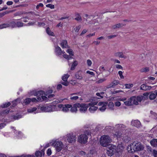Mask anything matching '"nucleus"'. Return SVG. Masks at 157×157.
<instances>
[{"label":"nucleus","mask_w":157,"mask_h":157,"mask_svg":"<svg viewBox=\"0 0 157 157\" xmlns=\"http://www.w3.org/2000/svg\"><path fill=\"white\" fill-rule=\"evenodd\" d=\"M144 146L140 142L137 141H134L133 143L130 145V148L129 147L127 148L128 152L131 151L130 153L132 154L135 152L139 151L144 150Z\"/></svg>","instance_id":"nucleus-1"},{"label":"nucleus","mask_w":157,"mask_h":157,"mask_svg":"<svg viewBox=\"0 0 157 157\" xmlns=\"http://www.w3.org/2000/svg\"><path fill=\"white\" fill-rule=\"evenodd\" d=\"M41 111L43 112H49L58 111V108L56 105H48L39 107Z\"/></svg>","instance_id":"nucleus-2"},{"label":"nucleus","mask_w":157,"mask_h":157,"mask_svg":"<svg viewBox=\"0 0 157 157\" xmlns=\"http://www.w3.org/2000/svg\"><path fill=\"white\" fill-rule=\"evenodd\" d=\"M106 154L108 156L113 155L117 151V146L113 144H110L106 147Z\"/></svg>","instance_id":"nucleus-3"},{"label":"nucleus","mask_w":157,"mask_h":157,"mask_svg":"<svg viewBox=\"0 0 157 157\" xmlns=\"http://www.w3.org/2000/svg\"><path fill=\"white\" fill-rule=\"evenodd\" d=\"M111 141V140L109 136H107L101 137L100 140V142L101 145L103 147H107L110 144L109 143Z\"/></svg>","instance_id":"nucleus-4"},{"label":"nucleus","mask_w":157,"mask_h":157,"mask_svg":"<svg viewBox=\"0 0 157 157\" xmlns=\"http://www.w3.org/2000/svg\"><path fill=\"white\" fill-rule=\"evenodd\" d=\"M52 146L56 147V150L57 152H59L62 149L63 144L61 141H55L52 144Z\"/></svg>","instance_id":"nucleus-5"},{"label":"nucleus","mask_w":157,"mask_h":157,"mask_svg":"<svg viewBox=\"0 0 157 157\" xmlns=\"http://www.w3.org/2000/svg\"><path fill=\"white\" fill-rule=\"evenodd\" d=\"M58 108V111L60 110L59 109H61L63 112H67L69 111V108L71 107V105L70 104H65L64 105L62 104H59L57 105Z\"/></svg>","instance_id":"nucleus-6"},{"label":"nucleus","mask_w":157,"mask_h":157,"mask_svg":"<svg viewBox=\"0 0 157 157\" xmlns=\"http://www.w3.org/2000/svg\"><path fill=\"white\" fill-rule=\"evenodd\" d=\"M76 105H77V107L79 109V110L81 113L85 112L88 108V105L85 103H77Z\"/></svg>","instance_id":"nucleus-7"},{"label":"nucleus","mask_w":157,"mask_h":157,"mask_svg":"<svg viewBox=\"0 0 157 157\" xmlns=\"http://www.w3.org/2000/svg\"><path fill=\"white\" fill-rule=\"evenodd\" d=\"M88 137L86 134L80 135L78 138V141L81 143L85 144L87 142Z\"/></svg>","instance_id":"nucleus-8"},{"label":"nucleus","mask_w":157,"mask_h":157,"mask_svg":"<svg viewBox=\"0 0 157 157\" xmlns=\"http://www.w3.org/2000/svg\"><path fill=\"white\" fill-rule=\"evenodd\" d=\"M67 140L69 143H73L75 142L76 136L73 134H68L67 135Z\"/></svg>","instance_id":"nucleus-9"},{"label":"nucleus","mask_w":157,"mask_h":157,"mask_svg":"<svg viewBox=\"0 0 157 157\" xmlns=\"http://www.w3.org/2000/svg\"><path fill=\"white\" fill-rule=\"evenodd\" d=\"M131 124L132 126L138 128H140L142 127L140 122L138 120H132L131 122Z\"/></svg>","instance_id":"nucleus-10"},{"label":"nucleus","mask_w":157,"mask_h":157,"mask_svg":"<svg viewBox=\"0 0 157 157\" xmlns=\"http://www.w3.org/2000/svg\"><path fill=\"white\" fill-rule=\"evenodd\" d=\"M124 149L123 146L121 144H119L117 147V151L116 155L117 156L118 155H120V156H121L122 154V151Z\"/></svg>","instance_id":"nucleus-11"},{"label":"nucleus","mask_w":157,"mask_h":157,"mask_svg":"<svg viewBox=\"0 0 157 157\" xmlns=\"http://www.w3.org/2000/svg\"><path fill=\"white\" fill-rule=\"evenodd\" d=\"M54 47L55 48V52L56 55L58 56L61 55L62 49L60 48L58 45H55Z\"/></svg>","instance_id":"nucleus-12"},{"label":"nucleus","mask_w":157,"mask_h":157,"mask_svg":"<svg viewBox=\"0 0 157 157\" xmlns=\"http://www.w3.org/2000/svg\"><path fill=\"white\" fill-rule=\"evenodd\" d=\"M60 45L63 48H69L70 47L68 45L67 42L66 40H63L60 44Z\"/></svg>","instance_id":"nucleus-13"},{"label":"nucleus","mask_w":157,"mask_h":157,"mask_svg":"<svg viewBox=\"0 0 157 157\" xmlns=\"http://www.w3.org/2000/svg\"><path fill=\"white\" fill-rule=\"evenodd\" d=\"M130 100L131 104L132 105H138V102L137 101V99L136 96H132L130 98Z\"/></svg>","instance_id":"nucleus-14"},{"label":"nucleus","mask_w":157,"mask_h":157,"mask_svg":"<svg viewBox=\"0 0 157 157\" xmlns=\"http://www.w3.org/2000/svg\"><path fill=\"white\" fill-rule=\"evenodd\" d=\"M151 88V86H147L145 84H143L140 87V90H150Z\"/></svg>","instance_id":"nucleus-15"},{"label":"nucleus","mask_w":157,"mask_h":157,"mask_svg":"<svg viewBox=\"0 0 157 157\" xmlns=\"http://www.w3.org/2000/svg\"><path fill=\"white\" fill-rule=\"evenodd\" d=\"M114 56L116 57H119L120 58H124L126 59L127 57L123 54L122 52H118L115 53Z\"/></svg>","instance_id":"nucleus-16"},{"label":"nucleus","mask_w":157,"mask_h":157,"mask_svg":"<svg viewBox=\"0 0 157 157\" xmlns=\"http://www.w3.org/2000/svg\"><path fill=\"white\" fill-rule=\"evenodd\" d=\"M76 103L74 104L73 105V106H72L71 105V107L70 108H71L70 111L71 112L76 113L77 111L78 107H77V105H76Z\"/></svg>","instance_id":"nucleus-17"},{"label":"nucleus","mask_w":157,"mask_h":157,"mask_svg":"<svg viewBox=\"0 0 157 157\" xmlns=\"http://www.w3.org/2000/svg\"><path fill=\"white\" fill-rule=\"evenodd\" d=\"M151 145L153 147H157V139H153L150 142Z\"/></svg>","instance_id":"nucleus-18"},{"label":"nucleus","mask_w":157,"mask_h":157,"mask_svg":"<svg viewBox=\"0 0 157 157\" xmlns=\"http://www.w3.org/2000/svg\"><path fill=\"white\" fill-rule=\"evenodd\" d=\"M47 33L49 35L54 36V33L53 32H52L49 27L47 28L46 29Z\"/></svg>","instance_id":"nucleus-19"},{"label":"nucleus","mask_w":157,"mask_h":157,"mask_svg":"<svg viewBox=\"0 0 157 157\" xmlns=\"http://www.w3.org/2000/svg\"><path fill=\"white\" fill-rule=\"evenodd\" d=\"M125 25L122 23H119L113 26L112 28L113 29H116L117 28H119L120 27H122Z\"/></svg>","instance_id":"nucleus-20"},{"label":"nucleus","mask_w":157,"mask_h":157,"mask_svg":"<svg viewBox=\"0 0 157 157\" xmlns=\"http://www.w3.org/2000/svg\"><path fill=\"white\" fill-rule=\"evenodd\" d=\"M75 16L76 17L75 18V20H76L77 21H82V17L78 13H75Z\"/></svg>","instance_id":"nucleus-21"},{"label":"nucleus","mask_w":157,"mask_h":157,"mask_svg":"<svg viewBox=\"0 0 157 157\" xmlns=\"http://www.w3.org/2000/svg\"><path fill=\"white\" fill-rule=\"evenodd\" d=\"M37 94H36L37 97L40 96L41 97L44 94H45L44 91L42 90L37 91Z\"/></svg>","instance_id":"nucleus-22"},{"label":"nucleus","mask_w":157,"mask_h":157,"mask_svg":"<svg viewBox=\"0 0 157 157\" xmlns=\"http://www.w3.org/2000/svg\"><path fill=\"white\" fill-rule=\"evenodd\" d=\"M98 108L97 107L92 106L89 108V110L90 112L93 113L98 109Z\"/></svg>","instance_id":"nucleus-23"},{"label":"nucleus","mask_w":157,"mask_h":157,"mask_svg":"<svg viewBox=\"0 0 157 157\" xmlns=\"http://www.w3.org/2000/svg\"><path fill=\"white\" fill-rule=\"evenodd\" d=\"M78 64L77 61H75L73 63H72L71 68V70H73L75 69V67Z\"/></svg>","instance_id":"nucleus-24"},{"label":"nucleus","mask_w":157,"mask_h":157,"mask_svg":"<svg viewBox=\"0 0 157 157\" xmlns=\"http://www.w3.org/2000/svg\"><path fill=\"white\" fill-rule=\"evenodd\" d=\"M21 115L16 114V115H14L12 116L14 120H18L21 117Z\"/></svg>","instance_id":"nucleus-25"},{"label":"nucleus","mask_w":157,"mask_h":157,"mask_svg":"<svg viewBox=\"0 0 157 157\" xmlns=\"http://www.w3.org/2000/svg\"><path fill=\"white\" fill-rule=\"evenodd\" d=\"M31 102V98H27L24 100L23 103H25V105H27L29 104Z\"/></svg>","instance_id":"nucleus-26"},{"label":"nucleus","mask_w":157,"mask_h":157,"mask_svg":"<svg viewBox=\"0 0 157 157\" xmlns=\"http://www.w3.org/2000/svg\"><path fill=\"white\" fill-rule=\"evenodd\" d=\"M75 77L78 79L81 80L82 77V75L81 74H79V72H78L75 74Z\"/></svg>","instance_id":"nucleus-27"},{"label":"nucleus","mask_w":157,"mask_h":157,"mask_svg":"<svg viewBox=\"0 0 157 157\" xmlns=\"http://www.w3.org/2000/svg\"><path fill=\"white\" fill-rule=\"evenodd\" d=\"M24 23L20 21H17L16 22V27H20L23 26Z\"/></svg>","instance_id":"nucleus-28"},{"label":"nucleus","mask_w":157,"mask_h":157,"mask_svg":"<svg viewBox=\"0 0 157 157\" xmlns=\"http://www.w3.org/2000/svg\"><path fill=\"white\" fill-rule=\"evenodd\" d=\"M35 156L36 157H41L42 155V153L40 151H36L35 153Z\"/></svg>","instance_id":"nucleus-29"},{"label":"nucleus","mask_w":157,"mask_h":157,"mask_svg":"<svg viewBox=\"0 0 157 157\" xmlns=\"http://www.w3.org/2000/svg\"><path fill=\"white\" fill-rule=\"evenodd\" d=\"M70 75L68 74L64 75L62 78V79L64 81H67V80Z\"/></svg>","instance_id":"nucleus-30"},{"label":"nucleus","mask_w":157,"mask_h":157,"mask_svg":"<svg viewBox=\"0 0 157 157\" xmlns=\"http://www.w3.org/2000/svg\"><path fill=\"white\" fill-rule=\"evenodd\" d=\"M9 27V24L8 23H4L0 25V29H2Z\"/></svg>","instance_id":"nucleus-31"},{"label":"nucleus","mask_w":157,"mask_h":157,"mask_svg":"<svg viewBox=\"0 0 157 157\" xmlns=\"http://www.w3.org/2000/svg\"><path fill=\"white\" fill-rule=\"evenodd\" d=\"M11 104L9 102H8L7 103H6L5 104H3L1 105V107L3 108H6L9 106Z\"/></svg>","instance_id":"nucleus-32"},{"label":"nucleus","mask_w":157,"mask_h":157,"mask_svg":"<svg viewBox=\"0 0 157 157\" xmlns=\"http://www.w3.org/2000/svg\"><path fill=\"white\" fill-rule=\"evenodd\" d=\"M9 26H10L12 28H16V22L12 21L10 23Z\"/></svg>","instance_id":"nucleus-33"},{"label":"nucleus","mask_w":157,"mask_h":157,"mask_svg":"<svg viewBox=\"0 0 157 157\" xmlns=\"http://www.w3.org/2000/svg\"><path fill=\"white\" fill-rule=\"evenodd\" d=\"M66 52L69 54V55L71 56H74V52L71 49H69L67 50Z\"/></svg>","instance_id":"nucleus-34"},{"label":"nucleus","mask_w":157,"mask_h":157,"mask_svg":"<svg viewBox=\"0 0 157 157\" xmlns=\"http://www.w3.org/2000/svg\"><path fill=\"white\" fill-rule=\"evenodd\" d=\"M149 67H146L145 68H142L140 70V72H147L149 71Z\"/></svg>","instance_id":"nucleus-35"},{"label":"nucleus","mask_w":157,"mask_h":157,"mask_svg":"<svg viewBox=\"0 0 157 157\" xmlns=\"http://www.w3.org/2000/svg\"><path fill=\"white\" fill-rule=\"evenodd\" d=\"M150 113L153 117H154V119H157V114L156 113L153 112L152 110L150 111Z\"/></svg>","instance_id":"nucleus-36"},{"label":"nucleus","mask_w":157,"mask_h":157,"mask_svg":"<svg viewBox=\"0 0 157 157\" xmlns=\"http://www.w3.org/2000/svg\"><path fill=\"white\" fill-rule=\"evenodd\" d=\"M156 95L154 93L151 94L149 96V99L151 100H153L156 98Z\"/></svg>","instance_id":"nucleus-37"},{"label":"nucleus","mask_w":157,"mask_h":157,"mask_svg":"<svg viewBox=\"0 0 157 157\" xmlns=\"http://www.w3.org/2000/svg\"><path fill=\"white\" fill-rule=\"evenodd\" d=\"M131 101L130 100V98L128 99V101H124V104L126 105L131 106L132 105V104L131 103Z\"/></svg>","instance_id":"nucleus-38"},{"label":"nucleus","mask_w":157,"mask_h":157,"mask_svg":"<svg viewBox=\"0 0 157 157\" xmlns=\"http://www.w3.org/2000/svg\"><path fill=\"white\" fill-rule=\"evenodd\" d=\"M18 156V157H35V155H30L23 154L19 156Z\"/></svg>","instance_id":"nucleus-39"},{"label":"nucleus","mask_w":157,"mask_h":157,"mask_svg":"<svg viewBox=\"0 0 157 157\" xmlns=\"http://www.w3.org/2000/svg\"><path fill=\"white\" fill-rule=\"evenodd\" d=\"M36 109L37 108L34 107L28 109L27 111L29 113H32L35 111Z\"/></svg>","instance_id":"nucleus-40"},{"label":"nucleus","mask_w":157,"mask_h":157,"mask_svg":"<svg viewBox=\"0 0 157 157\" xmlns=\"http://www.w3.org/2000/svg\"><path fill=\"white\" fill-rule=\"evenodd\" d=\"M10 12V11H6L2 13H0V18L3 17L5 14L9 13Z\"/></svg>","instance_id":"nucleus-41"},{"label":"nucleus","mask_w":157,"mask_h":157,"mask_svg":"<svg viewBox=\"0 0 157 157\" xmlns=\"http://www.w3.org/2000/svg\"><path fill=\"white\" fill-rule=\"evenodd\" d=\"M114 82H113L111 83H110L109 85H108L106 86V87L107 88H109L111 87H113L114 86H115Z\"/></svg>","instance_id":"nucleus-42"},{"label":"nucleus","mask_w":157,"mask_h":157,"mask_svg":"<svg viewBox=\"0 0 157 157\" xmlns=\"http://www.w3.org/2000/svg\"><path fill=\"white\" fill-rule=\"evenodd\" d=\"M53 92V90H49L46 91L45 92L44 95H45L47 96L48 95L52 93Z\"/></svg>","instance_id":"nucleus-43"},{"label":"nucleus","mask_w":157,"mask_h":157,"mask_svg":"<svg viewBox=\"0 0 157 157\" xmlns=\"http://www.w3.org/2000/svg\"><path fill=\"white\" fill-rule=\"evenodd\" d=\"M132 84H125V88H126L130 89L133 86Z\"/></svg>","instance_id":"nucleus-44"},{"label":"nucleus","mask_w":157,"mask_h":157,"mask_svg":"<svg viewBox=\"0 0 157 157\" xmlns=\"http://www.w3.org/2000/svg\"><path fill=\"white\" fill-rule=\"evenodd\" d=\"M81 27L80 25H79L78 26H76L74 29L75 31L76 32H78Z\"/></svg>","instance_id":"nucleus-45"},{"label":"nucleus","mask_w":157,"mask_h":157,"mask_svg":"<svg viewBox=\"0 0 157 157\" xmlns=\"http://www.w3.org/2000/svg\"><path fill=\"white\" fill-rule=\"evenodd\" d=\"M46 6L47 7L50 8L51 9H54L55 7V6L54 5L50 4H48L46 5Z\"/></svg>","instance_id":"nucleus-46"},{"label":"nucleus","mask_w":157,"mask_h":157,"mask_svg":"<svg viewBox=\"0 0 157 157\" xmlns=\"http://www.w3.org/2000/svg\"><path fill=\"white\" fill-rule=\"evenodd\" d=\"M25 13L23 12L22 11H19L18 12H16L15 14V16H20V15L23 14Z\"/></svg>","instance_id":"nucleus-47"},{"label":"nucleus","mask_w":157,"mask_h":157,"mask_svg":"<svg viewBox=\"0 0 157 157\" xmlns=\"http://www.w3.org/2000/svg\"><path fill=\"white\" fill-rule=\"evenodd\" d=\"M108 106L109 108H112L114 106V105L113 102L110 101L108 104Z\"/></svg>","instance_id":"nucleus-48"},{"label":"nucleus","mask_w":157,"mask_h":157,"mask_svg":"<svg viewBox=\"0 0 157 157\" xmlns=\"http://www.w3.org/2000/svg\"><path fill=\"white\" fill-rule=\"evenodd\" d=\"M136 98L137 99V101L138 102H141V101L143 99V97L142 96H137L136 97Z\"/></svg>","instance_id":"nucleus-49"},{"label":"nucleus","mask_w":157,"mask_h":157,"mask_svg":"<svg viewBox=\"0 0 157 157\" xmlns=\"http://www.w3.org/2000/svg\"><path fill=\"white\" fill-rule=\"evenodd\" d=\"M42 101H48V98L45 96H41Z\"/></svg>","instance_id":"nucleus-50"},{"label":"nucleus","mask_w":157,"mask_h":157,"mask_svg":"<svg viewBox=\"0 0 157 157\" xmlns=\"http://www.w3.org/2000/svg\"><path fill=\"white\" fill-rule=\"evenodd\" d=\"M106 80V79L105 78H102L99 79L98 81H97V82L98 83H101L103 82H104Z\"/></svg>","instance_id":"nucleus-51"},{"label":"nucleus","mask_w":157,"mask_h":157,"mask_svg":"<svg viewBox=\"0 0 157 157\" xmlns=\"http://www.w3.org/2000/svg\"><path fill=\"white\" fill-rule=\"evenodd\" d=\"M152 154L155 157H157V151L155 150H153L152 151Z\"/></svg>","instance_id":"nucleus-52"},{"label":"nucleus","mask_w":157,"mask_h":157,"mask_svg":"<svg viewBox=\"0 0 157 157\" xmlns=\"http://www.w3.org/2000/svg\"><path fill=\"white\" fill-rule=\"evenodd\" d=\"M47 154L48 156H50L51 155L52 151L50 148H48L47 151Z\"/></svg>","instance_id":"nucleus-53"},{"label":"nucleus","mask_w":157,"mask_h":157,"mask_svg":"<svg viewBox=\"0 0 157 157\" xmlns=\"http://www.w3.org/2000/svg\"><path fill=\"white\" fill-rule=\"evenodd\" d=\"M61 83L65 86H68L69 85V82L67 81L65 82H61Z\"/></svg>","instance_id":"nucleus-54"},{"label":"nucleus","mask_w":157,"mask_h":157,"mask_svg":"<svg viewBox=\"0 0 157 157\" xmlns=\"http://www.w3.org/2000/svg\"><path fill=\"white\" fill-rule=\"evenodd\" d=\"M118 74L119 75H120V78H121L123 79L124 78V76L122 75V72L121 71H119L118 72Z\"/></svg>","instance_id":"nucleus-55"},{"label":"nucleus","mask_w":157,"mask_h":157,"mask_svg":"<svg viewBox=\"0 0 157 157\" xmlns=\"http://www.w3.org/2000/svg\"><path fill=\"white\" fill-rule=\"evenodd\" d=\"M37 91L35 90H33L31 92L30 94L31 95H34L35 96H36V94H37Z\"/></svg>","instance_id":"nucleus-56"},{"label":"nucleus","mask_w":157,"mask_h":157,"mask_svg":"<svg viewBox=\"0 0 157 157\" xmlns=\"http://www.w3.org/2000/svg\"><path fill=\"white\" fill-rule=\"evenodd\" d=\"M18 100H19V99H17L15 100V101H13V105H11V107L12 106L13 107H14L15 106H16V105H17V103H16V101Z\"/></svg>","instance_id":"nucleus-57"},{"label":"nucleus","mask_w":157,"mask_h":157,"mask_svg":"<svg viewBox=\"0 0 157 157\" xmlns=\"http://www.w3.org/2000/svg\"><path fill=\"white\" fill-rule=\"evenodd\" d=\"M78 153L79 155H84L86 154V152L85 151H79L78 152Z\"/></svg>","instance_id":"nucleus-58"},{"label":"nucleus","mask_w":157,"mask_h":157,"mask_svg":"<svg viewBox=\"0 0 157 157\" xmlns=\"http://www.w3.org/2000/svg\"><path fill=\"white\" fill-rule=\"evenodd\" d=\"M106 109V107H105V106H102L99 108V110L101 111H104Z\"/></svg>","instance_id":"nucleus-59"},{"label":"nucleus","mask_w":157,"mask_h":157,"mask_svg":"<svg viewBox=\"0 0 157 157\" xmlns=\"http://www.w3.org/2000/svg\"><path fill=\"white\" fill-rule=\"evenodd\" d=\"M115 105L116 106L119 107L121 105V103L119 101H117L115 103Z\"/></svg>","instance_id":"nucleus-60"},{"label":"nucleus","mask_w":157,"mask_h":157,"mask_svg":"<svg viewBox=\"0 0 157 157\" xmlns=\"http://www.w3.org/2000/svg\"><path fill=\"white\" fill-rule=\"evenodd\" d=\"M87 65L88 66H90L92 64V62L91 60L88 59L87 61Z\"/></svg>","instance_id":"nucleus-61"},{"label":"nucleus","mask_w":157,"mask_h":157,"mask_svg":"<svg viewBox=\"0 0 157 157\" xmlns=\"http://www.w3.org/2000/svg\"><path fill=\"white\" fill-rule=\"evenodd\" d=\"M44 6L43 4L42 3H40L38 5H37L36 6V9H38L40 7H43Z\"/></svg>","instance_id":"nucleus-62"},{"label":"nucleus","mask_w":157,"mask_h":157,"mask_svg":"<svg viewBox=\"0 0 157 157\" xmlns=\"http://www.w3.org/2000/svg\"><path fill=\"white\" fill-rule=\"evenodd\" d=\"M6 125V124L2 123L0 124V129L2 128Z\"/></svg>","instance_id":"nucleus-63"},{"label":"nucleus","mask_w":157,"mask_h":157,"mask_svg":"<svg viewBox=\"0 0 157 157\" xmlns=\"http://www.w3.org/2000/svg\"><path fill=\"white\" fill-rule=\"evenodd\" d=\"M116 67L117 68L120 69H123L121 65L119 64L116 65Z\"/></svg>","instance_id":"nucleus-64"}]
</instances>
